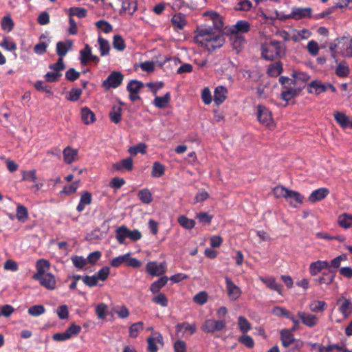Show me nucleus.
<instances>
[{
	"label": "nucleus",
	"instance_id": "f257e3e1",
	"mask_svg": "<svg viewBox=\"0 0 352 352\" xmlns=\"http://www.w3.org/2000/svg\"><path fill=\"white\" fill-rule=\"evenodd\" d=\"M195 36L196 43L206 47L208 51H214L223 46L225 36L220 31H214L211 27L198 28Z\"/></svg>",
	"mask_w": 352,
	"mask_h": 352
},
{
	"label": "nucleus",
	"instance_id": "f03ea898",
	"mask_svg": "<svg viewBox=\"0 0 352 352\" xmlns=\"http://www.w3.org/2000/svg\"><path fill=\"white\" fill-rule=\"evenodd\" d=\"M261 57L267 61H273L284 57L287 46L279 41L272 40L261 45Z\"/></svg>",
	"mask_w": 352,
	"mask_h": 352
},
{
	"label": "nucleus",
	"instance_id": "7ed1b4c3",
	"mask_svg": "<svg viewBox=\"0 0 352 352\" xmlns=\"http://www.w3.org/2000/svg\"><path fill=\"white\" fill-rule=\"evenodd\" d=\"M123 79L124 76L121 72L113 71L102 82V87L106 91L111 88H117L122 84Z\"/></svg>",
	"mask_w": 352,
	"mask_h": 352
},
{
	"label": "nucleus",
	"instance_id": "20e7f679",
	"mask_svg": "<svg viewBox=\"0 0 352 352\" xmlns=\"http://www.w3.org/2000/svg\"><path fill=\"white\" fill-rule=\"evenodd\" d=\"M33 278L38 280L41 286L49 290H53L56 288V278L51 273H45L41 275H34Z\"/></svg>",
	"mask_w": 352,
	"mask_h": 352
},
{
	"label": "nucleus",
	"instance_id": "39448f33",
	"mask_svg": "<svg viewBox=\"0 0 352 352\" xmlns=\"http://www.w3.org/2000/svg\"><path fill=\"white\" fill-rule=\"evenodd\" d=\"M226 327L225 320H206L202 325V330L208 333H214L216 331H220Z\"/></svg>",
	"mask_w": 352,
	"mask_h": 352
},
{
	"label": "nucleus",
	"instance_id": "423d86ee",
	"mask_svg": "<svg viewBox=\"0 0 352 352\" xmlns=\"http://www.w3.org/2000/svg\"><path fill=\"white\" fill-rule=\"evenodd\" d=\"M257 119L261 124L267 126H270L273 121L270 110L261 104L257 107Z\"/></svg>",
	"mask_w": 352,
	"mask_h": 352
},
{
	"label": "nucleus",
	"instance_id": "0eeeda50",
	"mask_svg": "<svg viewBox=\"0 0 352 352\" xmlns=\"http://www.w3.org/2000/svg\"><path fill=\"white\" fill-rule=\"evenodd\" d=\"M250 29V25L247 21L240 20L236 24L230 26L227 32L230 34L239 35V34L248 32Z\"/></svg>",
	"mask_w": 352,
	"mask_h": 352
},
{
	"label": "nucleus",
	"instance_id": "6e6552de",
	"mask_svg": "<svg viewBox=\"0 0 352 352\" xmlns=\"http://www.w3.org/2000/svg\"><path fill=\"white\" fill-rule=\"evenodd\" d=\"M146 272L151 276H161L166 272L165 263H157L155 261H150L146 264Z\"/></svg>",
	"mask_w": 352,
	"mask_h": 352
},
{
	"label": "nucleus",
	"instance_id": "1a4fd4ad",
	"mask_svg": "<svg viewBox=\"0 0 352 352\" xmlns=\"http://www.w3.org/2000/svg\"><path fill=\"white\" fill-rule=\"evenodd\" d=\"M347 39L346 36L337 38L338 41V48L340 49V54L344 57L352 56V38L349 42L345 41Z\"/></svg>",
	"mask_w": 352,
	"mask_h": 352
},
{
	"label": "nucleus",
	"instance_id": "9d476101",
	"mask_svg": "<svg viewBox=\"0 0 352 352\" xmlns=\"http://www.w3.org/2000/svg\"><path fill=\"white\" fill-rule=\"evenodd\" d=\"M225 280L226 284L227 294L230 299L232 300H235L239 298L241 294L240 288L236 286L229 277L226 276Z\"/></svg>",
	"mask_w": 352,
	"mask_h": 352
},
{
	"label": "nucleus",
	"instance_id": "9b49d317",
	"mask_svg": "<svg viewBox=\"0 0 352 352\" xmlns=\"http://www.w3.org/2000/svg\"><path fill=\"white\" fill-rule=\"evenodd\" d=\"M112 168L114 170L124 172L131 171L133 169V162L131 157L120 160L118 162L113 163Z\"/></svg>",
	"mask_w": 352,
	"mask_h": 352
},
{
	"label": "nucleus",
	"instance_id": "f8f14e48",
	"mask_svg": "<svg viewBox=\"0 0 352 352\" xmlns=\"http://www.w3.org/2000/svg\"><path fill=\"white\" fill-rule=\"evenodd\" d=\"M312 10L311 8H293L289 17L293 19L300 20L303 18H310Z\"/></svg>",
	"mask_w": 352,
	"mask_h": 352
},
{
	"label": "nucleus",
	"instance_id": "ddd939ff",
	"mask_svg": "<svg viewBox=\"0 0 352 352\" xmlns=\"http://www.w3.org/2000/svg\"><path fill=\"white\" fill-rule=\"evenodd\" d=\"M327 90L326 83H322L320 80H312L307 85V91L309 94L314 93L319 95L321 93L325 92Z\"/></svg>",
	"mask_w": 352,
	"mask_h": 352
},
{
	"label": "nucleus",
	"instance_id": "4468645a",
	"mask_svg": "<svg viewBox=\"0 0 352 352\" xmlns=\"http://www.w3.org/2000/svg\"><path fill=\"white\" fill-rule=\"evenodd\" d=\"M337 303L340 305L339 310L344 317H349L352 313V302L351 300L345 298H341L338 300Z\"/></svg>",
	"mask_w": 352,
	"mask_h": 352
},
{
	"label": "nucleus",
	"instance_id": "2eb2a0df",
	"mask_svg": "<svg viewBox=\"0 0 352 352\" xmlns=\"http://www.w3.org/2000/svg\"><path fill=\"white\" fill-rule=\"evenodd\" d=\"M329 193V189L320 188L314 190L309 195L308 199L311 203H316L324 199Z\"/></svg>",
	"mask_w": 352,
	"mask_h": 352
},
{
	"label": "nucleus",
	"instance_id": "dca6fc26",
	"mask_svg": "<svg viewBox=\"0 0 352 352\" xmlns=\"http://www.w3.org/2000/svg\"><path fill=\"white\" fill-rule=\"evenodd\" d=\"M298 316L301 319L302 323L309 327H313L317 324L318 318L315 315L298 311Z\"/></svg>",
	"mask_w": 352,
	"mask_h": 352
},
{
	"label": "nucleus",
	"instance_id": "f3484780",
	"mask_svg": "<svg viewBox=\"0 0 352 352\" xmlns=\"http://www.w3.org/2000/svg\"><path fill=\"white\" fill-rule=\"evenodd\" d=\"M334 118L336 122L344 129H352V119L347 116L345 113L337 111L334 113Z\"/></svg>",
	"mask_w": 352,
	"mask_h": 352
},
{
	"label": "nucleus",
	"instance_id": "a211bd4d",
	"mask_svg": "<svg viewBox=\"0 0 352 352\" xmlns=\"http://www.w3.org/2000/svg\"><path fill=\"white\" fill-rule=\"evenodd\" d=\"M288 192L286 200L289 201L292 206L297 207L298 205L302 204V200L304 199L303 195L292 190H289Z\"/></svg>",
	"mask_w": 352,
	"mask_h": 352
},
{
	"label": "nucleus",
	"instance_id": "6ab92c4d",
	"mask_svg": "<svg viewBox=\"0 0 352 352\" xmlns=\"http://www.w3.org/2000/svg\"><path fill=\"white\" fill-rule=\"evenodd\" d=\"M73 42L72 40H67L66 42L59 41L56 43V54L59 58L65 56L67 52L72 47Z\"/></svg>",
	"mask_w": 352,
	"mask_h": 352
},
{
	"label": "nucleus",
	"instance_id": "aec40b11",
	"mask_svg": "<svg viewBox=\"0 0 352 352\" xmlns=\"http://www.w3.org/2000/svg\"><path fill=\"white\" fill-rule=\"evenodd\" d=\"M63 158L66 164H72L78 160V150L67 146L63 150Z\"/></svg>",
	"mask_w": 352,
	"mask_h": 352
},
{
	"label": "nucleus",
	"instance_id": "412c9836",
	"mask_svg": "<svg viewBox=\"0 0 352 352\" xmlns=\"http://www.w3.org/2000/svg\"><path fill=\"white\" fill-rule=\"evenodd\" d=\"M329 268V264L327 261H317L311 263L309 272L311 276H316L321 270Z\"/></svg>",
	"mask_w": 352,
	"mask_h": 352
},
{
	"label": "nucleus",
	"instance_id": "4be33fe9",
	"mask_svg": "<svg viewBox=\"0 0 352 352\" xmlns=\"http://www.w3.org/2000/svg\"><path fill=\"white\" fill-rule=\"evenodd\" d=\"M227 89L223 86L217 87L214 92V102L217 105L222 104L226 98Z\"/></svg>",
	"mask_w": 352,
	"mask_h": 352
},
{
	"label": "nucleus",
	"instance_id": "5701e85b",
	"mask_svg": "<svg viewBox=\"0 0 352 352\" xmlns=\"http://www.w3.org/2000/svg\"><path fill=\"white\" fill-rule=\"evenodd\" d=\"M280 339L283 346L285 348L289 347L295 341L294 336L288 329H283L280 331Z\"/></svg>",
	"mask_w": 352,
	"mask_h": 352
},
{
	"label": "nucleus",
	"instance_id": "b1692460",
	"mask_svg": "<svg viewBox=\"0 0 352 352\" xmlns=\"http://www.w3.org/2000/svg\"><path fill=\"white\" fill-rule=\"evenodd\" d=\"M91 201H92L91 194L88 191L84 192L81 195L79 204H78V206L76 207L77 211L79 212L83 211L85 210V206L86 205L91 204Z\"/></svg>",
	"mask_w": 352,
	"mask_h": 352
},
{
	"label": "nucleus",
	"instance_id": "393cba45",
	"mask_svg": "<svg viewBox=\"0 0 352 352\" xmlns=\"http://www.w3.org/2000/svg\"><path fill=\"white\" fill-rule=\"evenodd\" d=\"M230 41L233 49L236 53H239L242 51L245 41L243 36L232 34Z\"/></svg>",
	"mask_w": 352,
	"mask_h": 352
},
{
	"label": "nucleus",
	"instance_id": "a878e982",
	"mask_svg": "<svg viewBox=\"0 0 352 352\" xmlns=\"http://www.w3.org/2000/svg\"><path fill=\"white\" fill-rule=\"evenodd\" d=\"M283 64L280 61H276L270 64L267 68V73L271 77H277L283 72Z\"/></svg>",
	"mask_w": 352,
	"mask_h": 352
},
{
	"label": "nucleus",
	"instance_id": "bb28decb",
	"mask_svg": "<svg viewBox=\"0 0 352 352\" xmlns=\"http://www.w3.org/2000/svg\"><path fill=\"white\" fill-rule=\"evenodd\" d=\"M122 109L121 107L116 105L113 106L109 113L110 120L115 124L120 123L122 120Z\"/></svg>",
	"mask_w": 352,
	"mask_h": 352
},
{
	"label": "nucleus",
	"instance_id": "cd10ccee",
	"mask_svg": "<svg viewBox=\"0 0 352 352\" xmlns=\"http://www.w3.org/2000/svg\"><path fill=\"white\" fill-rule=\"evenodd\" d=\"M171 22L175 28L183 30L186 25V16L182 13H177L173 15Z\"/></svg>",
	"mask_w": 352,
	"mask_h": 352
},
{
	"label": "nucleus",
	"instance_id": "c85d7f7f",
	"mask_svg": "<svg viewBox=\"0 0 352 352\" xmlns=\"http://www.w3.org/2000/svg\"><path fill=\"white\" fill-rule=\"evenodd\" d=\"M81 118L85 124H90L96 120L94 113L86 107L81 109Z\"/></svg>",
	"mask_w": 352,
	"mask_h": 352
},
{
	"label": "nucleus",
	"instance_id": "c756f323",
	"mask_svg": "<svg viewBox=\"0 0 352 352\" xmlns=\"http://www.w3.org/2000/svg\"><path fill=\"white\" fill-rule=\"evenodd\" d=\"M168 280L167 276H162L158 280L151 283L150 286V291L153 294L159 293L160 289L167 283Z\"/></svg>",
	"mask_w": 352,
	"mask_h": 352
},
{
	"label": "nucleus",
	"instance_id": "7c9ffc66",
	"mask_svg": "<svg viewBox=\"0 0 352 352\" xmlns=\"http://www.w3.org/2000/svg\"><path fill=\"white\" fill-rule=\"evenodd\" d=\"M177 335H179L180 333L184 334L185 331H189L190 334L195 333L196 331V327L195 325H190L188 322L179 323L175 327Z\"/></svg>",
	"mask_w": 352,
	"mask_h": 352
},
{
	"label": "nucleus",
	"instance_id": "2f4dec72",
	"mask_svg": "<svg viewBox=\"0 0 352 352\" xmlns=\"http://www.w3.org/2000/svg\"><path fill=\"white\" fill-rule=\"evenodd\" d=\"M338 223L343 228H350L352 225V214L347 213L340 214L338 218Z\"/></svg>",
	"mask_w": 352,
	"mask_h": 352
},
{
	"label": "nucleus",
	"instance_id": "473e14b6",
	"mask_svg": "<svg viewBox=\"0 0 352 352\" xmlns=\"http://www.w3.org/2000/svg\"><path fill=\"white\" fill-rule=\"evenodd\" d=\"M170 100V93H166L163 97L157 96L154 99L153 104L160 109L165 108Z\"/></svg>",
	"mask_w": 352,
	"mask_h": 352
},
{
	"label": "nucleus",
	"instance_id": "72a5a7b5",
	"mask_svg": "<svg viewBox=\"0 0 352 352\" xmlns=\"http://www.w3.org/2000/svg\"><path fill=\"white\" fill-rule=\"evenodd\" d=\"M91 51V48L88 44H86L84 49L80 51V60L82 65H86L90 62Z\"/></svg>",
	"mask_w": 352,
	"mask_h": 352
},
{
	"label": "nucleus",
	"instance_id": "f704fd0d",
	"mask_svg": "<svg viewBox=\"0 0 352 352\" xmlns=\"http://www.w3.org/2000/svg\"><path fill=\"white\" fill-rule=\"evenodd\" d=\"M50 263L48 261L45 259H39L36 262V270L37 272L34 275H41L47 272V270L50 269Z\"/></svg>",
	"mask_w": 352,
	"mask_h": 352
},
{
	"label": "nucleus",
	"instance_id": "c9c22d12",
	"mask_svg": "<svg viewBox=\"0 0 352 352\" xmlns=\"http://www.w3.org/2000/svg\"><path fill=\"white\" fill-rule=\"evenodd\" d=\"M122 9L120 10V14L128 12L130 14H133L137 9V6L135 2H129L127 0H122Z\"/></svg>",
	"mask_w": 352,
	"mask_h": 352
},
{
	"label": "nucleus",
	"instance_id": "e433bc0d",
	"mask_svg": "<svg viewBox=\"0 0 352 352\" xmlns=\"http://www.w3.org/2000/svg\"><path fill=\"white\" fill-rule=\"evenodd\" d=\"M336 276V272L329 270L328 273H324L322 276L318 277L316 280L319 284L329 285L334 280Z\"/></svg>",
	"mask_w": 352,
	"mask_h": 352
},
{
	"label": "nucleus",
	"instance_id": "4c0bfd02",
	"mask_svg": "<svg viewBox=\"0 0 352 352\" xmlns=\"http://www.w3.org/2000/svg\"><path fill=\"white\" fill-rule=\"evenodd\" d=\"M144 87V84L137 80H131L127 85L126 89L130 94H138Z\"/></svg>",
	"mask_w": 352,
	"mask_h": 352
},
{
	"label": "nucleus",
	"instance_id": "58836bf2",
	"mask_svg": "<svg viewBox=\"0 0 352 352\" xmlns=\"http://www.w3.org/2000/svg\"><path fill=\"white\" fill-rule=\"evenodd\" d=\"M100 55L105 56L109 54L110 45L107 40L99 36L98 38Z\"/></svg>",
	"mask_w": 352,
	"mask_h": 352
},
{
	"label": "nucleus",
	"instance_id": "ea45409f",
	"mask_svg": "<svg viewBox=\"0 0 352 352\" xmlns=\"http://www.w3.org/2000/svg\"><path fill=\"white\" fill-rule=\"evenodd\" d=\"M350 73L349 66L343 61L338 64L336 69V74L340 78L346 77Z\"/></svg>",
	"mask_w": 352,
	"mask_h": 352
},
{
	"label": "nucleus",
	"instance_id": "a19ab883",
	"mask_svg": "<svg viewBox=\"0 0 352 352\" xmlns=\"http://www.w3.org/2000/svg\"><path fill=\"white\" fill-rule=\"evenodd\" d=\"M68 14L70 17L76 16L78 18H85L87 16V10L84 8L72 7L69 9Z\"/></svg>",
	"mask_w": 352,
	"mask_h": 352
},
{
	"label": "nucleus",
	"instance_id": "79ce46f5",
	"mask_svg": "<svg viewBox=\"0 0 352 352\" xmlns=\"http://www.w3.org/2000/svg\"><path fill=\"white\" fill-rule=\"evenodd\" d=\"M138 196L140 201L146 204H148L153 201L152 195L149 190L147 188L140 190L138 192Z\"/></svg>",
	"mask_w": 352,
	"mask_h": 352
},
{
	"label": "nucleus",
	"instance_id": "37998d69",
	"mask_svg": "<svg viewBox=\"0 0 352 352\" xmlns=\"http://www.w3.org/2000/svg\"><path fill=\"white\" fill-rule=\"evenodd\" d=\"M165 173V166L159 162H155L153 164L151 175L153 177H160Z\"/></svg>",
	"mask_w": 352,
	"mask_h": 352
},
{
	"label": "nucleus",
	"instance_id": "c03bdc74",
	"mask_svg": "<svg viewBox=\"0 0 352 352\" xmlns=\"http://www.w3.org/2000/svg\"><path fill=\"white\" fill-rule=\"evenodd\" d=\"M206 15H208L210 16V19H212L213 22L214 27L219 30H221L223 26V23L221 21V19L219 14H217L216 12H207Z\"/></svg>",
	"mask_w": 352,
	"mask_h": 352
},
{
	"label": "nucleus",
	"instance_id": "a18cd8bd",
	"mask_svg": "<svg viewBox=\"0 0 352 352\" xmlns=\"http://www.w3.org/2000/svg\"><path fill=\"white\" fill-rule=\"evenodd\" d=\"M116 237L118 243L120 244L124 243L125 239L127 238L126 226H122L118 227L116 230Z\"/></svg>",
	"mask_w": 352,
	"mask_h": 352
},
{
	"label": "nucleus",
	"instance_id": "49530a36",
	"mask_svg": "<svg viewBox=\"0 0 352 352\" xmlns=\"http://www.w3.org/2000/svg\"><path fill=\"white\" fill-rule=\"evenodd\" d=\"M327 307V303L322 300H316L309 305V309L313 312L323 311Z\"/></svg>",
	"mask_w": 352,
	"mask_h": 352
},
{
	"label": "nucleus",
	"instance_id": "de8ad7c7",
	"mask_svg": "<svg viewBox=\"0 0 352 352\" xmlns=\"http://www.w3.org/2000/svg\"><path fill=\"white\" fill-rule=\"evenodd\" d=\"M152 302L156 305H159L163 307L168 306V298L163 293H157V295L152 298Z\"/></svg>",
	"mask_w": 352,
	"mask_h": 352
},
{
	"label": "nucleus",
	"instance_id": "09e8293b",
	"mask_svg": "<svg viewBox=\"0 0 352 352\" xmlns=\"http://www.w3.org/2000/svg\"><path fill=\"white\" fill-rule=\"evenodd\" d=\"M16 216L19 221L24 222L28 217V211L26 207L19 205L16 208Z\"/></svg>",
	"mask_w": 352,
	"mask_h": 352
},
{
	"label": "nucleus",
	"instance_id": "8fccbe9b",
	"mask_svg": "<svg viewBox=\"0 0 352 352\" xmlns=\"http://www.w3.org/2000/svg\"><path fill=\"white\" fill-rule=\"evenodd\" d=\"M178 223L186 229H191L194 228L195 225V221L193 219H188L184 215L179 217Z\"/></svg>",
	"mask_w": 352,
	"mask_h": 352
},
{
	"label": "nucleus",
	"instance_id": "3c124183",
	"mask_svg": "<svg viewBox=\"0 0 352 352\" xmlns=\"http://www.w3.org/2000/svg\"><path fill=\"white\" fill-rule=\"evenodd\" d=\"M298 94V91L296 89L289 88L285 91H282L280 98L285 101H289L291 99L295 98Z\"/></svg>",
	"mask_w": 352,
	"mask_h": 352
},
{
	"label": "nucleus",
	"instance_id": "603ef678",
	"mask_svg": "<svg viewBox=\"0 0 352 352\" xmlns=\"http://www.w3.org/2000/svg\"><path fill=\"white\" fill-rule=\"evenodd\" d=\"M128 151L133 155H135L138 153L144 154L146 152V145L144 143H140L136 146H131Z\"/></svg>",
	"mask_w": 352,
	"mask_h": 352
},
{
	"label": "nucleus",
	"instance_id": "864d4df0",
	"mask_svg": "<svg viewBox=\"0 0 352 352\" xmlns=\"http://www.w3.org/2000/svg\"><path fill=\"white\" fill-rule=\"evenodd\" d=\"M113 46L118 51H123L125 49L124 41L120 35L117 34L113 36Z\"/></svg>",
	"mask_w": 352,
	"mask_h": 352
},
{
	"label": "nucleus",
	"instance_id": "5fc2aeb1",
	"mask_svg": "<svg viewBox=\"0 0 352 352\" xmlns=\"http://www.w3.org/2000/svg\"><path fill=\"white\" fill-rule=\"evenodd\" d=\"M14 25V23L10 16H4L1 20V28L10 32L12 31Z\"/></svg>",
	"mask_w": 352,
	"mask_h": 352
},
{
	"label": "nucleus",
	"instance_id": "6e6d98bb",
	"mask_svg": "<svg viewBox=\"0 0 352 352\" xmlns=\"http://www.w3.org/2000/svg\"><path fill=\"white\" fill-rule=\"evenodd\" d=\"M238 324L240 331L243 333H247L250 329V324L244 316H239L238 318Z\"/></svg>",
	"mask_w": 352,
	"mask_h": 352
},
{
	"label": "nucleus",
	"instance_id": "4d7b16f0",
	"mask_svg": "<svg viewBox=\"0 0 352 352\" xmlns=\"http://www.w3.org/2000/svg\"><path fill=\"white\" fill-rule=\"evenodd\" d=\"M261 280L266 285V286L274 291L280 293L281 285L278 284L275 279L273 278H270L268 279L261 278Z\"/></svg>",
	"mask_w": 352,
	"mask_h": 352
},
{
	"label": "nucleus",
	"instance_id": "13d9d810",
	"mask_svg": "<svg viewBox=\"0 0 352 352\" xmlns=\"http://www.w3.org/2000/svg\"><path fill=\"white\" fill-rule=\"evenodd\" d=\"M45 311V309L42 305H33L28 309V314L32 316H38Z\"/></svg>",
	"mask_w": 352,
	"mask_h": 352
},
{
	"label": "nucleus",
	"instance_id": "bf43d9fd",
	"mask_svg": "<svg viewBox=\"0 0 352 352\" xmlns=\"http://www.w3.org/2000/svg\"><path fill=\"white\" fill-rule=\"evenodd\" d=\"M144 324L142 322L133 323L129 328V334L131 338H136L139 331L143 329Z\"/></svg>",
	"mask_w": 352,
	"mask_h": 352
},
{
	"label": "nucleus",
	"instance_id": "052dcab7",
	"mask_svg": "<svg viewBox=\"0 0 352 352\" xmlns=\"http://www.w3.org/2000/svg\"><path fill=\"white\" fill-rule=\"evenodd\" d=\"M96 27L104 33H109L113 30L112 25L104 20H100L96 23Z\"/></svg>",
	"mask_w": 352,
	"mask_h": 352
},
{
	"label": "nucleus",
	"instance_id": "680f3d73",
	"mask_svg": "<svg viewBox=\"0 0 352 352\" xmlns=\"http://www.w3.org/2000/svg\"><path fill=\"white\" fill-rule=\"evenodd\" d=\"M289 190V189L285 188L283 186H278L274 188L273 192H274V195L276 198L284 197L286 199L287 195H288Z\"/></svg>",
	"mask_w": 352,
	"mask_h": 352
},
{
	"label": "nucleus",
	"instance_id": "e2e57ef3",
	"mask_svg": "<svg viewBox=\"0 0 352 352\" xmlns=\"http://www.w3.org/2000/svg\"><path fill=\"white\" fill-rule=\"evenodd\" d=\"M128 256H130V253H127L124 255H121L118 257L113 258L111 261V265L113 267H120L122 263H125Z\"/></svg>",
	"mask_w": 352,
	"mask_h": 352
},
{
	"label": "nucleus",
	"instance_id": "0e129e2a",
	"mask_svg": "<svg viewBox=\"0 0 352 352\" xmlns=\"http://www.w3.org/2000/svg\"><path fill=\"white\" fill-rule=\"evenodd\" d=\"M72 261L74 264V265L78 269H82L84 267L87 263V261L86 258H83L80 256H74L72 257Z\"/></svg>",
	"mask_w": 352,
	"mask_h": 352
},
{
	"label": "nucleus",
	"instance_id": "69168bd1",
	"mask_svg": "<svg viewBox=\"0 0 352 352\" xmlns=\"http://www.w3.org/2000/svg\"><path fill=\"white\" fill-rule=\"evenodd\" d=\"M110 268L107 266L102 267L97 273L96 278L98 280L105 281L109 275Z\"/></svg>",
	"mask_w": 352,
	"mask_h": 352
},
{
	"label": "nucleus",
	"instance_id": "338daca9",
	"mask_svg": "<svg viewBox=\"0 0 352 352\" xmlns=\"http://www.w3.org/2000/svg\"><path fill=\"white\" fill-rule=\"evenodd\" d=\"M21 173L23 175V181L35 182L36 180V170L35 169H32L30 171L23 170Z\"/></svg>",
	"mask_w": 352,
	"mask_h": 352
},
{
	"label": "nucleus",
	"instance_id": "774afa93",
	"mask_svg": "<svg viewBox=\"0 0 352 352\" xmlns=\"http://www.w3.org/2000/svg\"><path fill=\"white\" fill-rule=\"evenodd\" d=\"M0 45L5 50L8 51H14L16 50V45L12 41L9 40L7 37H4Z\"/></svg>",
	"mask_w": 352,
	"mask_h": 352
}]
</instances>
